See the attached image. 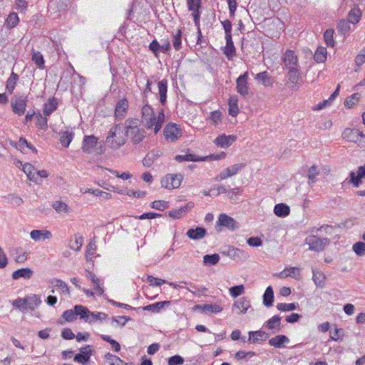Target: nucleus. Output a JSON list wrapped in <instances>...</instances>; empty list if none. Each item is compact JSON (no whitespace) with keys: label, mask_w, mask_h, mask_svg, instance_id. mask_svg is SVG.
Instances as JSON below:
<instances>
[{"label":"nucleus","mask_w":365,"mask_h":365,"mask_svg":"<svg viewBox=\"0 0 365 365\" xmlns=\"http://www.w3.org/2000/svg\"><path fill=\"white\" fill-rule=\"evenodd\" d=\"M138 118H130L125 120V134L133 144L137 145L141 143L146 136L144 128H140Z\"/></svg>","instance_id":"1"},{"label":"nucleus","mask_w":365,"mask_h":365,"mask_svg":"<svg viewBox=\"0 0 365 365\" xmlns=\"http://www.w3.org/2000/svg\"><path fill=\"white\" fill-rule=\"evenodd\" d=\"M123 130L119 125L113 126L106 138V143L112 149L116 150L123 145L126 140L122 135Z\"/></svg>","instance_id":"2"},{"label":"nucleus","mask_w":365,"mask_h":365,"mask_svg":"<svg viewBox=\"0 0 365 365\" xmlns=\"http://www.w3.org/2000/svg\"><path fill=\"white\" fill-rule=\"evenodd\" d=\"M98 138L93 135H85L82 143L83 152L88 154L93 152H95L97 155L102 154L104 152V148L103 145L97 147L98 144Z\"/></svg>","instance_id":"3"},{"label":"nucleus","mask_w":365,"mask_h":365,"mask_svg":"<svg viewBox=\"0 0 365 365\" xmlns=\"http://www.w3.org/2000/svg\"><path fill=\"white\" fill-rule=\"evenodd\" d=\"M183 175L179 174H167L161 180V186L165 189L171 190L180 187Z\"/></svg>","instance_id":"4"},{"label":"nucleus","mask_w":365,"mask_h":365,"mask_svg":"<svg viewBox=\"0 0 365 365\" xmlns=\"http://www.w3.org/2000/svg\"><path fill=\"white\" fill-rule=\"evenodd\" d=\"M28 102L26 96H15L11 101V106L14 113L22 115L26 111Z\"/></svg>","instance_id":"5"},{"label":"nucleus","mask_w":365,"mask_h":365,"mask_svg":"<svg viewBox=\"0 0 365 365\" xmlns=\"http://www.w3.org/2000/svg\"><path fill=\"white\" fill-rule=\"evenodd\" d=\"M93 352V347L91 345H86L80 349V352L74 356L73 361L83 365H86L88 363Z\"/></svg>","instance_id":"6"},{"label":"nucleus","mask_w":365,"mask_h":365,"mask_svg":"<svg viewBox=\"0 0 365 365\" xmlns=\"http://www.w3.org/2000/svg\"><path fill=\"white\" fill-rule=\"evenodd\" d=\"M142 114V123L145 127L148 129H150L153 127V120H155V113L153 108L145 103L141 110Z\"/></svg>","instance_id":"7"},{"label":"nucleus","mask_w":365,"mask_h":365,"mask_svg":"<svg viewBox=\"0 0 365 365\" xmlns=\"http://www.w3.org/2000/svg\"><path fill=\"white\" fill-rule=\"evenodd\" d=\"M309 250L320 252L324 250L325 247L329 244L328 238H319L315 236L309 237L307 239Z\"/></svg>","instance_id":"8"},{"label":"nucleus","mask_w":365,"mask_h":365,"mask_svg":"<svg viewBox=\"0 0 365 365\" xmlns=\"http://www.w3.org/2000/svg\"><path fill=\"white\" fill-rule=\"evenodd\" d=\"M283 62L287 69L299 68L298 65V58L295 53L292 50H287L284 54Z\"/></svg>","instance_id":"9"},{"label":"nucleus","mask_w":365,"mask_h":365,"mask_svg":"<svg viewBox=\"0 0 365 365\" xmlns=\"http://www.w3.org/2000/svg\"><path fill=\"white\" fill-rule=\"evenodd\" d=\"M227 255L233 260L241 262H245L250 257L247 251L237 247H230L227 250Z\"/></svg>","instance_id":"10"},{"label":"nucleus","mask_w":365,"mask_h":365,"mask_svg":"<svg viewBox=\"0 0 365 365\" xmlns=\"http://www.w3.org/2000/svg\"><path fill=\"white\" fill-rule=\"evenodd\" d=\"M164 135L167 140L175 141L181 136V130L177 127L176 124L170 123L165 128Z\"/></svg>","instance_id":"11"},{"label":"nucleus","mask_w":365,"mask_h":365,"mask_svg":"<svg viewBox=\"0 0 365 365\" xmlns=\"http://www.w3.org/2000/svg\"><path fill=\"white\" fill-rule=\"evenodd\" d=\"M287 77H288V81L287 84L289 87H290L292 89H297L299 86L300 85V83L299 82V68L292 69H287Z\"/></svg>","instance_id":"12"},{"label":"nucleus","mask_w":365,"mask_h":365,"mask_svg":"<svg viewBox=\"0 0 365 365\" xmlns=\"http://www.w3.org/2000/svg\"><path fill=\"white\" fill-rule=\"evenodd\" d=\"M247 78L248 73L245 72L242 75H240L237 81V91L242 96H245L248 94L249 88L247 86Z\"/></svg>","instance_id":"13"},{"label":"nucleus","mask_w":365,"mask_h":365,"mask_svg":"<svg viewBox=\"0 0 365 365\" xmlns=\"http://www.w3.org/2000/svg\"><path fill=\"white\" fill-rule=\"evenodd\" d=\"M349 178V182L358 187L361 183V179L365 178V165L358 168L356 175L354 171L350 172Z\"/></svg>","instance_id":"14"},{"label":"nucleus","mask_w":365,"mask_h":365,"mask_svg":"<svg viewBox=\"0 0 365 365\" xmlns=\"http://www.w3.org/2000/svg\"><path fill=\"white\" fill-rule=\"evenodd\" d=\"M344 138L350 142H358L360 138L365 139V135L359 130L346 128L343 133Z\"/></svg>","instance_id":"15"},{"label":"nucleus","mask_w":365,"mask_h":365,"mask_svg":"<svg viewBox=\"0 0 365 365\" xmlns=\"http://www.w3.org/2000/svg\"><path fill=\"white\" fill-rule=\"evenodd\" d=\"M128 108V102L126 98L119 100L115 106V115L116 118L122 119L125 115Z\"/></svg>","instance_id":"16"},{"label":"nucleus","mask_w":365,"mask_h":365,"mask_svg":"<svg viewBox=\"0 0 365 365\" xmlns=\"http://www.w3.org/2000/svg\"><path fill=\"white\" fill-rule=\"evenodd\" d=\"M193 206L194 205L192 202H188L187 204L180 207L179 209L170 210L167 213L168 216L172 218L179 219L183 215H185L188 212V210L193 207Z\"/></svg>","instance_id":"17"},{"label":"nucleus","mask_w":365,"mask_h":365,"mask_svg":"<svg viewBox=\"0 0 365 365\" xmlns=\"http://www.w3.org/2000/svg\"><path fill=\"white\" fill-rule=\"evenodd\" d=\"M207 234V230L202 227H197L190 228L187 231V236L193 240H199L202 239Z\"/></svg>","instance_id":"18"},{"label":"nucleus","mask_w":365,"mask_h":365,"mask_svg":"<svg viewBox=\"0 0 365 365\" xmlns=\"http://www.w3.org/2000/svg\"><path fill=\"white\" fill-rule=\"evenodd\" d=\"M217 224L220 226L226 227L230 230H234L237 227L236 221L225 214L220 215Z\"/></svg>","instance_id":"19"},{"label":"nucleus","mask_w":365,"mask_h":365,"mask_svg":"<svg viewBox=\"0 0 365 365\" xmlns=\"http://www.w3.org/2000/svg\"><path fill=\"white\" fill-rule=\"evenodd\" d=\"M237 137L235 135H221L218 136L214 141V143L219 147L227 148L235 141Z\"/></svg>","instance_id":"20"},{"label":"nucleus","mask_w":365,"mask_h":365,"mask_svg":"<svg viewBox=\"0 0 365 365\" xmlns=\"http://www.w3.org/2000/svg\"><path fill=\"white\" fill-rule=\"evenodd\" d=\"M30 235L35 241L51 239L52 237L51 232L46 230H34L31 232Z\"/></svg>","instance_id":"21"},{"label":"nucleus","mask_w":365,"mask_h":365,"mask_svg":"<svg viewBox=\"0 0 365 365\" xmlns=\"http://www.w3.org/2000/svg\"><path fill=\"white\" fill-rule=\"evenodd\" d=\"M34 274V272L30 268H21L14 271L12 273V279L14 280L19 279L20 278H24L25 279H29L32 277Z\"/></svg>","instance_id":"22"},{"label":"nucleus","mask_w":365,"mask_h":365,"mask_svg":"<svg viewBox=\"0 0 365 365\" xmlns=\"http://www.w3.org/2000/svg\"><path fill=\"white\" fill-rule=\"evenodd\" d=\"M289 339L285 335H277L269 340V344L275 348H282L284 344H288Z\"/></svg>","instance_id":"23"},{"label":"nucleus","mask_w":365,"mask_h":365,"mask_svg":"<svg viewBox=\"0 0 365 365\" xmlns=\"http://www.w3.org/2000/svg\"><path fill=\"white\" fill-rule=\"evenodd\" d=\"M269 337V334L264 331H250L249 332V339L248 341H252V343H257L263 340H265Z\"/></svg>","instance_id":"24"},{"label":"nucleus","mask_w":365,"mask_h":365,"mask_svg":"<svg viewBox=\"0 0 365 365\" xmlns=\"http://www.w3.org/2000/svg\"><path fill=\"white\" fill-rule=\"evenodd\" d=\"M158 86L160 96V102L163 106H164L166 103L167 98L168 81L165 79H163L162 81L158 82Z\"/></svg>","instance_id":"25"},{"label":"nucleus","mask_w":365,"mask_h":365,"mask_svg":"<svg viewBox=\"0 0 365 365\" xmlns=\"http://www.w3.org/2000/svg\"><path fill=\"white\" fill-rule=\"evenodd\" d=\"M170 304V301L158 302H155L154 304H151L145 306L143 307V309L145 311H150L153 313H158L161 309H163L165 307L169 306Z\"/></svg>","instance_id":"26"},{"label":"nucleus","mask_w":365,"mask_h":365,"mask_svg":"<svg viewBox=\"0 0 365 365\" xmlns=\"http://www.w3.org/2000/svg\"><path fill=\"white\" fill-rule=\"evenodd\" d=\"M26 302V307L31 310H34L41 304V297L36 294H30L25 297Z\"/></svg>","instance_id":"27"},{"label":"nucleus","mask_w":365,"mask_h":365,"mask_svg":"<svg viewBox=\"0 0 365 365\" xmlns=\"http://www.w3.org/2000/svg\"><path fill=\"white\" fill-rule=\"evenodd\" d=\"M196 309H200L205 313H219L222 309L218 304H198L195 306Z\"/></svg>","instance_id":"28"},{"label":"nucleus","mask_w":365,"mask_h":365,"mask_svg":"<svg viewBox=\"0 0 365 365\" xmlns=\"http://www.w3.org/2000/svg\"><path fill=\"white\" fill-rule=\"evenodd\" d=\"M313 281L314 284L319 287H323L325 284L326 277L325 274L319 269H313Z\"/></svg>","instance_id":"29"},{"label":"nucleus","mask_w":365,"mask_h":365,"mask_svg":"<svg viewBox=\"0 0 365 365\" xmlns=\"http://www.w3.org/2000/svg\"><path fill=\"white\" fill-rule=\"evenodd\" d=\"M290 212L289 207L284 203L277 204L274 207V213L280 217H284L289 215Z\"/></svg>","instance_id":"30"},{"label":"nucleus","mask_w":365,"mask_h":365,"mask_svg":"<svg viewBox=\"0 0 365 365\" xmlns=\"http://www.w3.org/2000/svg\"><path fill=\"white\" fill-rule=\"evenodd\" d=\"M226 39V46L224 51V54L227 56L228 59H231L233 56H235V47L234 46L232 36L225 37Z\"/></svg>","instance_id":"31"},{"label":"nucleus","mask_w":365,"mask_h":365,"mask_svg":"<svg viewBox=\"0 0 365 365\" xmlns=\"http://www.w3.org/2000/svg\"><path fill=\"white\" fill-rule=\"evenodd\" d=\"M280 324H281V317L279 315H274L272 318H270L265 323V327L268 329H277V331H280Z\"/></svg>","instance_id":"32"},{"label":"nucleus","mask_w":365,"mask_h":365,"mask_svg":"<svg viewBox=\"0 0 365 365\" xmlns=\"http://www.w3.org/2000/svg\"><path fill=\"white\" fill-rule=\"evenodd\" d=\"M175 159L178 162L182 161H192V162H198V161H205V158H200L195 154L192 153H186L185 155H178L175 157Z\"/></svg>","instance_id":"33"},{"label":"nucleus","mask_w":365,"mask_h":365,"mask_svg":"<svg viewBox=\"0 0 365 365\" xmlns=\"http://www.w3.org/2000/svg\"><path fill=\"white\" fill-rule=\"evenodd\" d=\"M11 255L14 257L16 263H24L27 259V253L23 252L21 248H14L11 251Z\"/></svg>","instance_id":"34"},{"label":"nucleus","mask_w":365,"mask_h":365,"mask_svg":"<svg viewBox=\"0 0 365 365\" xmlns=\"http://www.w3.org/2000/svg\"><path fill=\"white\" fill-rule=\"evenodd\" d=\"M74 137V133L66 130L60 133V142L61 145L66 148L68 147L71 140Z\"/></svg>","instance_id":"35"},{"label":"nucleus","mask_w":365,"mask_h":365,"mask_svg":"<svg viewBox=\"0 0 365 365\" xmlns=\"http://www.w3.org/2000/svg\"><path fill=\"white\" fill-rule=\"evenodd\" d=\"M361 16V11L357 6H354L348 14V20L352 24H356L359 21Z\"/></svg>","instance_id":"36"},{"label":"nucleus","mask_w":365,"mask_h":365,"mask_svg":"<svg viewBox=\"0 0 365 365\" xmlns=\"http://www.w3.org/2000/svg\"><path fill=\"white\" fill-rule=\"evenodd\" d=\"M274 302V291L271 286L267 287L263 294V304L266 307L272 306Z\"/></svg>","instance_id":"37"},{"label":"nucleus","mask_w":365,"mask_h":365,"mask_svg":"<svg viewBox=\"0 0 365 365\" xmlns=\"http://www.w3.org/2000/svg\"><path fill=\"white\" fill-rule=\"evenodd\" d=\"M238 99L236 96H231L229 98L228 106H229V114L233 117L236 116L239 113L238 108Z\"/></svg>","instance_id":"38"},{"label":"nucleus","mask_w":365,"mask_h":365,"mask_svg":"<svg viewBox=\"0 0 365 365\" xmlns=\"http://www.w3.org/2000/svg\"><path fill=\"white\" fill-rule=\"evenodd\" d=\"M24 172L26 174L28 178L35 182H38V178L36 177L35 168L30 163H26L23 167Z\"/></svg>","instance_id":"39"},{"label":"nucleus","mask_w":365,"mask_h":365,"mask_svg":"<svg viewBox=\"0 0 365 365\" xmlns=\"http://www.w3.org/2000/svg\"><path fill=\"white\" fill-rule=\"evenodd\" d=\"M58 106L57 100L55 98H49L48 101L44 104L43 113L49 115L52 112L56 110Z\"/></svg>","instance_id":"40"},{"label":"nucleus","mask_w":365,"mask_h":365,"mask_svg":"<svg viewBox=\"0 0 365 365\" xmlns=\"http://www.w3.org/2000/svg\"><path fill=\"white\" fill-rule=\"evenodd\" d=\"M74 310L76 314V317L79 316L80 319H84L86 322V319L89 318L90 311L89 309L83 305H76Z\"/></svg>","instance_id":"41"},{"label":"nucleus","mask_w":365,"mask_h":365,"mask_svg":"<svg viewBox=\"0 0 365 365\" xmlns=\"http://www.w3.org/2000/svg\"><path fill=\"white\" fill-rule=\"evenodd\" d=\"M165 120L164 111L162 109L158 115V117L155 116V120H153L154 133L156 134L162 128V125Z\"/></svg>","instance_id":"42"},{"label":"nucleus","mask_w":365,"mask_h":365,"mask_svg":"<svg viewBox=\"0 0 365 365\" xmlns=\"http://www.w3.org/2000/svg\"><path fill=\"white\" fill-rule=\"evenodd\" d=\"M234 307L240 309L241 313H245L250 307V304L246 298L242 297L235 302Z\"/></svg>","instance_id":"43"},{"label":"nucleus","mask_w":365,"mask_h":365,"mask_svg":"<svg viewBox=\"0 0 365 365\" xmlns=\"http://www.w3.org/2000/svg\"><path fill=\"white\" fill-rule=\"evenodd\" d=\"M108 318V314L103 312H91L89 314V318L86 319V322L93 323L96 321H103Z\"/></svg>","instance_id":"44"},{"label":"nucleus","mask_w":365,"mask_h":365,"mask_svg":"<svg viewBox=\"0 0 365 365\" xmlns=\"http://www.w3.org/2000/svg\"><path fill=\"white\" fill-rule=\"evenodd\" d=\"M314 58L317 63H322L327 59V48L325 47H319L315 51Z\"/></svg>","instance_id":"45"},{"label":"nucleus","mask_w":365,"mask_h":365,"mask_svg":"<svg viewBox=\"0 0 365 365\" xmlns=\"http://www.w3.org/2000/svg\"><path fill=\"white\" fill-rule=\"evenodd\" d=\"M220 255L218 254L205 255L203 257V263L205 265H215L218 263Z\"/></svg>","instance_id":"46"},{"label":"nucleus","mask_w":365,"mask_h":365,"mask_svg":"<svg viewBox=\"0 0 365 365\" xmlns=\"http://www.w3.org/2000/svg\"><path fill=\"white\" fill-rule=\"evenodd\" d=\"M350 23L349 21H346L345 19L340 20L337 25L339 32L342 35L347 34L351 30Z\"/></svg>","instance_id":"47"},{"label":"nucleus","mask_w":365,"mask_h":365,"mask_svg":"<svg viewBox=\"0 0 365 365\" xmlns=\"http://www.w3.org/2000/svg\"><path fill=\"white\" fill-rule=\"evenodd\" d=\"M18 79H19V76L16 73L12 72L11 76H9V78H8V80L6 81V89L9 91V92L10 93H12V92L14 91L16 81H18Z\"/></svg>","instance_id":"48"},{"label":"nucleus","mask_w":365,"mask_h":365,"mask_svg":"<svg viewBox=\"0 0 365 365\" xmlns=\"http://www.w3.org/2000/svg\"><path fill=\"white\" fill-rule=\"evenodd\" d=\"M255 78L264 86H269L272 84L271 79L266 71L257 73Z\"/></svg>","instance_id":"49"},{"label":"nucleus","mask_w":365,"mask_h":365,"mask_svg":"<svg viewBox=\"0 0 365 365\" xmlns=\"http://www.w3.org/2000/svg\"><path fill=\"white\" fill-rule=\"evenodd\" d=\"M159 155L158 153H148L143 160V165L145 167L151 166Z\"/></svg>","instance_id":"50"},{"label":"nucleus","mask_w":365,"mask_h":365,"mask_svg":"<svg viewBox=\"0 0 365 365\" xmlns=\"http://www.w3.org/2000/svg\"><path fill=\"white\" fill-rule=\"evenodd\" d=\"M53 209L58 213H67L68 212V206L63 202L56 201L53 203Z\"/></svg>","instance_id":"51"},{"label":"nucleus","mask_w":365,"mask_h":365,"mask_svg":"<svg viewBox=\"0 0 365 365\" xmlns=\"http://www.w3.org/2000/svg\"><path fill=\"white\" fill-rule=\"evenodd\" d=\"M173 45L176 51L180 50L182 45V31L178 29L177 33L173 35Z\"/></svg>","instance_id":"52"},{"label":"nucleus","mask_w":365,"mask_h":365,"mask_svg":"<svg viewBox=\"0 0 365 365\" xmlns=\"http://www.w3.org/2000/svg\"><path fill=\"white\" fill-rule=\"evenodd\" d=\"M298 306L299 305L297 303H289V304L279 303V304H277V308L279 310L282 311V312H289V311H292V310L297 309Z\"/></svg>","instance_id":"53"},{"label":"nucleus","mask_w":365,"mask_h":365,"mask_svg":"<svg viewBox=\"0 0 365 365\" xmlns=\"http://www.w3.org/2000/svg\"><path fill=\"white\" fill-rule=\"evenodd\" d=\"M32 61L40 68H43L44 66V59L43 55L38 52H34L32 54Z\"/></svg>","instance_id":"54"},{"label":"nucleus","mask_w":365,"mask_h":365,"mask_svg":"<svg viewBox=\"0 0 365 365\" xmlns=\"http://www.w3.org/2000/svg\"><path fill=\"white\" fill-rule=\"evenodd\" d=\"M83 239L82 237L75 236L74 240H71L69 247L71 249L78 251L82 247Z\"/></svg>","instance_id":"55"},{"label":"nucleus","mask_w":365,"mask_h":365,"mask_svg":"<svg viewBox=\"0 0 365 365\" xmlns=\"http://www.w3.org/2000/svg\"><path fill=\"white\" fill-rule=\"evenodd\" d=\"M55 282V287H58L63 294H70V291L68 284L60 279H53Z\"/></svg>","instance_id":"56"},{"label":"nucleus","mask_w":365,"mask_h":365,"mask_svg":"<svg viewBox=\"0 0 365 365\" xmlns=\"http://www.w3.org/2000/svg\"><path fill=\"white\" fill-rule=\"evenodd\" d=\"M245 292V287L243 284L233 286L230 289V294L233 297H237L242 294Z\"/></svg>","instance_id":"57"},{"label":"nucleus","mask_w":365,"mask_h":365,"mask_svg":"<svg viewBox=\"0 0 365 365\" xmlns=\"http://www.w3.org/2000/svg\"><path fill=\"white\" fill-rule=\"evenodd\" d=\"M334 30L327 29L324 34V41L328 46H334V41L333 38Z\"/></svg>","instance_id":"58"},{"label":"nucleus","mask_w":365,"mask_h":365,"mask_svg":"<svg viewBox=\"0 0 365 365\" xmlns=\"http://www.w3.org/2000/svg\"><path fill=\"white\" fill-rule=\"evenodd\" d=\"M12 305L21 311L24 312L26 309V302L25 298H17L12 301Z\"/></svg>","instance_id":"59"},{"label":"nucleus","mask_w":365,"mask_h":365,"mask_svg":"<svg viewBox=\"0 0 365 365\" xmlns=\"http://www.w3.org/2000/svg\"><path fill=\"white\" fill-rule=\"evenodd\" d=\"M353 250L359 256H364L365 255V243L358 242L353 245Z\"/></svg>","instance_id":"60"},{"label":"nucleus","mask_w":365,"mask_h":365,"mask_svg":"<svg viewBox=\"0 0 365 365\" xmlns=\"http://www.w3.org/2000/svg\"><path fill=\"white\" fill-rule=\"evenodd\" d=\"M359 98L360 95L359 93L352 94L345 100L344 106L347 108H351L359 101Z\"/></svg>","instance_id":"61"},{"label":"nucleus","mask_w":365,"mask_h":365,"mask_svg":"<svg viewBox=\"0 0 365 365\" xmlns=\"http://www.w3.org/2000/svg\"><path fill=\"white\" fill-rule=\"evenodd\" d=\"M62 317L66 322H73L76 319V314L75 310L68 309L63 313Z\"/></svg>","instance_id":"62"},{"label":"nucleus","mask_w":365,"mask_h":365,"mask_svg":"<svg viewBox=\"0 0 365 365\" xmlns=\"http://www.w3.org/2000/svg\"><path fill=\"white\" fill-rule=\"evenodd\" d=\"M106 361L109 364V365H120L118 363H123V361L121 360L117 356L108 354L106 356Z\"/></svg>","instance_id":"63"},{"label":"nucleus","mask_w":365,"mask_h":365,"mask_svg":"<svg viewBox=\"0 0 365 365\" xmlns=\"http://www.w3.org/2000/svg\"><path fill=\"white\" fill-rule=\"evenodd\" d=\"M184 359L179 355L173 356L168 359V365H182Z\"/></svg>","instance_id":"64"}]
</instances>
